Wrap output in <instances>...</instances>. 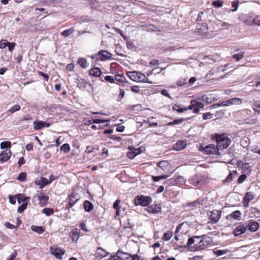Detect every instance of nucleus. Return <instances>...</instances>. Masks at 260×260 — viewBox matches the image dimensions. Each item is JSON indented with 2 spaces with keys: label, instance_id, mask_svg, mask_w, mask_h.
Wrapping results in <instances>:
<instances>
[{
  "label": "nucleus",
  "instance_id": "nucleus-45",
  "mask_svg": "<svg viewBox=\"0 0 260 260\" xmlns=\"http://www.w3.org/2000/svg\"><path fill=\"white\" fill-rule=\"evenodd\" d=\"M244 52L240 51L238 53L233 54L232 57L236 61H239L243 57Z\"/></svg>",
  "mask_w": 260,
  "mask_h": 260
},
{
  "label": "nucleus",
  "instance_id": "nucleus-27",
  "mask_svg": "<svg viewBox=\"0 0 260 260\" xmlns=\"http://www.w3.org/2000/svg\"><path fill=\"white\" fill-rule=\"evenodd\" d=\"M249 216L251 217H260V210L254 207H251L249 212Z\"/></svg>",
  "mask_w": 260,
  "mask_h": 260
},
{
  "label": "nucleus",
  "instance_id": "nucleus-19",
  "mask_svg": "<svg viewBox=\"0 0 260 260\" xmlns=\"http://www.w3.org/2000/svg\"><path fill=\"white\" fill-rule=\"evenodd\" d=\"M51 254L55 256L58 258H60L62 255L64 253V251L58 248H50Z\"/></svg>",
  "mask_w": 260,
  "mask_h": 260
},
{
  "label": "nucleus",
  "instance_id": "nucleus-12",
  "mask_svg": "<svg viewBox=\"0 0 260 260\" xmlns=\"http://www.w3.org/2000/svg\"><path fill=\"white\" fill-rule=\"evenodd\" d=\"M11 152L9 149L3 150L0 154V161L2 162L8 161L11 156Z\"/></svg>",
  "mask_w": 260,
  "mask_h": 260
},
{
  "label": "nucleus",
  "instance_id": "nucleus-43",
  "mask_svg": "<svg viewBox=\"0 0 260 260\" xmlns=\"http://www.w3.org/2000/svg\"><path fill=\"white\" fill-rule=\"evenodd\" d=\"M61 151L68 153L70 151V146L68 143L63 144L60 148Z\"/></svg>",
  "mask_w": 260,
  "mask_h": 260
},
{
  "label": "nucleus",
  "instance_id": "nucleus-22",
  "mask_svg": "<svg viewBox=\"0 0 260 260\" xmlns=\"http://www.w3.org/2000/svg\"><path fill=\"white\" fill-rule=\"evenodd\" d=\"M20 109V106L18 104H16L4 113V115H6V116H10L15 112L19 111Z\"/></svg>",
  "mask_w": 260,
  "mask_h": 260
},
{
  "label": "nucleus",
  "instance_id": "nucleus-41",
  "mask_svg": "<svg viewBox=\"0 0 260 260\" xmlns=\"http://www.w3.org/2000/svg\"><path fill=\"white\" fill-rule=\"evenodd\" d=\"M115 81H116L120 83H124V80H125V77L123 76V74H117L116 75L115 77Z\"/></svg>",
  "mask_w": 260,
  "mask_h": 260
},
{
  "label": "nucleus",
  "instance_id": "nucleus-40",
  "mask_svg": "<svg viewBox=\"0 0 260 260\" xmlns=\"http://www.w3.org/2000/svg\"><path fill=\"white\" fill-rule=\"evenodd\" d=\"M223 2L221 0H217L213 1L212 5L216 8H221L223 6Z\"/></svg>",
  "mask_w": 260,
  "mask_h": 260
},
{
  "label": "nucleus",
  "instance_id": "nucleus-33",
  "mask_svg": "<svg viewBox=\"0 0 260 260\" xmlns=\"http://www.w3.org/2000/svg\"><path fill=\"white\" fill-rule=\"evenodd\" d=\"M44 121H35L33 122L34 128L35 130L41 129L44 127Z\"/></svg>",
  "mask_w": 260,
  "mask_h": 260
},
{
  "label": "nucleus",
  "instance_id": "nucleus-5",
  "mask_svg": "<svg viewBox=\"0 0 260 260\" xmlns=\"http://www.w3.org/2000/svg\"><path fill=\"white\" fill-rule=\"evenodd\" d=\"M151 202L152 198L150 196L140 195L135 198L134 204L136 206H148Z\"/></svg>",
  "mask_w": 260,
  "mask_h": 260
},
{
  "label": "nucleus",
  "instance_id": "nucleus-17",
  "mask_svg": "<svg viewBox=\"0 0 260 260\" xmlns=\"http://www.w3.org/2000/svg\"><path fill=\"white\" fill-rule=\"evenodd\" d=\"M40 193V194L38 196V200L40 201V206L41 207H44L47 204V202L49 200V197L42 193V192H41Z\"/></svg>",
  "mask_w": 260,
  "mask_h": 260
},
{
  "label": "nucleus",
  "instance_id": "nucleus-2",
  "mask_svg": "<svg viewBox=\"0 0 260 260\" xmlns=\"http://www.w3.org/2000/svg\"><path fill=\"white\" fill-rule=\"evenodd\" d=\"M211 138L216 141L219 151L226 149L231 143V139L224 135L215 134L211 136Z\"/></svg>",
  "mask_w": 260,
  "mask_h": 260
},
{
  "label": "nucleus",
  "instance_id": "nucleus-37",
  "mask_svg": "<svg viewBox=\"0 0 260 260\" xmlns=\"http://www.w3.org/2000/svg\"><path fill=\"white\" fill-rule=\"evenodd\" d=\"M11 147V143L10 141H4L1 143L0 147L2 149H8Z\"/></svg>",
  "mask_w": 260,
  "mask_h": 260
},
{
  "label": "nucleus",
  "instance_id": "nucleus-35",
  "mask_svg": "<svg viewBox=\"0 0 260 260\" xmlns=\"http://www.w3.org/2000/svg\"><path fill=\"white\" fill-rule=\"evenodd\" d=\"M230 252V250H229V249H224V250H220V249L216 250V249H215L213 251L214 254L218 256H221L222 255H223V254L229 253Z\"/></svg>",
  "mask_w": 260,
  "mask_h": 260
},
{
  "label": "nucleus",
  "instance_id": "nucleus-16",
  "mask_svg": "<svg viewBox=\"0 0 260 260\" xmlns=\"http://www.w3.org/2000/svg\"><path fill=\"white\" fill-rule=\"evenodd\" d=\"M77 87L82 90H85L87 85L91 86L90 84H88L86 80L82 78L77 79Z\"/></svg>",
  "mask_w": 260,
  "mask_h": 260
},
{
  "label": "nucleus",
  "instance_id": "nucleus-24",
  "mask_svg": "<svg viewBox=\"0 0 260 260\" xmlns=\"http://www.w3.org/2000/svg\"><path fill=\"white\" fill-rule=\"evenodd\" d=\"M241 212L239 210H236L227 216L228 219H236L237 220H240Z\"/></svg>",
  "mask_w": 260,
  "mask_h": 260
},
{
  "label": "nucleus",
  "instance_id": "nucleus-23",
  "mask_svg": "<svg viewBox=\"0 0 260 260\" xmlns=\"http://www.w3.org/2000/svg\"><path fill=\"white\" fill-rule=\"evenodd\" d=\"M80 233L79 229H74L70 233L69 235L73 241H77L80 237Z\"/></svg>",
  "mask_w": 260,
  "mask_h": 260
},
{
  "label": "nucleus",
  "instance_id": "nucleus-31",
  "mask_svg": "<svg viewBox=\"0 0 260 260\" xmlns=\"http://www.w3.org/2000/svg\"><path fill=\"white\" fill-rule=\"evenodd\" d=\"M138 74H139V72L137 71H132V72H128L127 73V76L133 81L138 82Z\"/></svg>",
  "mask_w": 260,
  "mask_h": 260
},
{
  "label": "nucleus",
  "instance_id": "nucleus-59",
  "mask_svg": "<svg viewBox=\"0 0 260 260\" xmlns=\"http://www.w3.org/2000/svg\"><path fill=\"white\" fill-rule=\"evenodd\" d=\"M176 182L180 184H182L185 182V179L183 177L179 176L176 179Z\"/></svg>",
  "mask_w": 260,
  "mask_h": 260
},
{
  "label": "nucleus",
  "instance_id": "nucleus-25",
  "mask_svg": "<svg viewBox=\"0 0 260 260\" xmlns=\"http://www.w3.org/2000/svg\"><path fill=\"white\" fill-rule=\"evenodd\" d=\"M198 101V100L201 101L202 103V102L206 103L207 104H211L212 102H213L215 100V98H212V97H208L206 95H203L201 98H199L197 100Z\"/></svg>",
  "mask_w": 260,
  "mask_h": 260
},
{
  "label": "nucleus",
  "instance_id": "nucleus-49",
  "mask_svg": "<svg viewBox=\"0 0 260 260\" xmlns=\"http://www.w3.org/2000/svg\"><path fill=\"white\" fill-rule=\"evenodd\" d=\"M26 173L25 172H21L20 173L17 179L21 182L24 181L26 180Z\"/></svg>",
  "mask_w": 260,
  "mask_h": 260
},
{
  "label": "nucleus",
  "instance_id": "nucleus-51",
  "mask_svg": "<svg viewBox=\"0 0 260 260\" xmlns=\"http://www.w3.org/2000/svg\"><path fill=\"white\" fill-rule=\"evenodd\" d=\"M27 205V203H22L21 205L18 207V212L20 213H22L26 209Z\"/></svg>",
  "mask_w": 260,
  "mask_h": 260
},
{
  "label": "nucleus",
  "instance_id": "nucleus-48",
  "mask_svg": "<svg viewBox=\"0 0 260 260\" xmlns=\"http://www.w3.org/2000/svg\"><path fill=\"white\" fill-rule=\"evenodd\" d=\"M252 108L255 112L260 113V102H255L252 106Z\"/></svg>",
  "mask_w": 260,
  "mask_h": 260
},
{
  "label": "nucleus",
  "instance_id": "nucleus-61",
  "mask_svg": "<svg viewBox=\"0 0 260 260\" xmlns=\"http://www.w3.org/2000/svg\"><path fill=\"white\" fill-rule=\"evenodd\" d=\"M105 80L111 83H114L115 82L114 77L112 76H106L105 77Z\"/></svg>",
  "mask_w": 260,
  "mask_h": 260
},
{
  "label": "nucleus",
  "instance_id": "nucleus-26",
  "mask_svg": "<svg viewBox=\"0 0 260 260\" xmlns=\"http://www.w3.org/2000/svg\"><path fill=\"white\" fill-rule=\"evenodd\" d=\"M102 74L101 70L97 67L91 69L89 71V75L94 77H99Z\"/></svg>",
  "mask_w": 260,
  "mask_h": 260
},
{
  "label": "nucleus",
  "instance_id": "nucleus-52",
  "mask_svg": "<svg viewBox=\"0 0 260 260\" xmlns=\"http://www.w3.org/2000/svg\"><path fill=\"white\" fill-rule=\"evenodd\" d=\"M110 119H93L92 122L93 123H103L106 122L110 121Z\"/></svg>",
  "mask_w": 260,
  "mask_h": 260
},
{
  "label": "nucleus",
  "instance_id": "nucleus-34",
  "mask_svg": "<svg viewBox=\"0 0 260 260\" xmlns=\"http://www.w3.org/2000/svg\"><path fill=\"white\" fill-rule=\"evenodd\" d=\"M229 105H239L242 103V100L238 98H234L233 99H231L228 100Z\"/></svg>",
  "mask_w": 260,
  "mask_h": 260
},
{
  "label": "nucleus",
  "instance_id": "nucleus-4",
  "mask_svg": "<svg viewBox=\"0 0 260 260\" xmlns=\"http://www.w3.org/2000/svg\"><path fill=\"white\" fill-rule=\"evenodd\" d=\"M206 178L202 174H196L188 179V182L192 185L200 188L206 182Z\"/></svg>",
  "mask_w": 260,
  "mask_h": 260
},
{
  "label": "nucleus",
  "instance_id": "nucleus-39",
  "mask_svg": "<svg viewBox=\"0 0 260 260\" xmlns=\"http://www.w3.org/2000/svg\"><path fill=\"white\" fill-rule=\"evenodd\" d=\"M31 230L39 234H42L44 232V229L42 226L32 225L31 227Z\"/></svg>",
  "mask_w": 260,
  "mask_h": 260
},
{
  "label": "nucleus",
  "instance_id": "nucleus-44",
  "mask_svg": "<svg viewBox=\"0 0 260 260\" xmlns=\"http://www.w3.org/2000/svg\"><path fill=\"white\" fill-rule=\"evenodd\" d=\"M173 236V233L171 232H168L164 234L162 240L165 241H168L171 239Z\"/></svg>",
  "mask_w": 260,
  "mask_h": 260
},
{
  "label": "nucleus",
  "instance_id": "nucleus-36",
  "mask_svg": "<svg viewBox=\"0 0 260 260\" xmlns=\"http://www.w3.org/2000/svg\"><path fill=\"white\" fill-rule=\"evenodd\" d=\"M78 63L83 69H86L87 67V60L84 58H79Z\"/></svg>",
  "mask_w": 260,
  "mask_h": 260
},
{
  "label": "nucleus",
  "instance_id": "nucleus-29",
  "mask_svg": "<svg viewBox=\"0 0 260 260\" xmlns=\"http://www.w3.org/2000/svg\"><path fill=\"white\" fill-rule=\"evenodd\" d=\"M49 184L50 182H49L48 180L45 177H41L38 183V184L39 185V188L40 189L43 188L46 185Z\"/></svg>",
  "mask_w": 260,
  "mask_h": 260
},
{
  "label": "nucleus",
  "instance_id": "nucleus-56",
  "mask_svg": "<svg viewBox=\"0 0 260 260\" xmlns=\"http://www.w3.org/2000/svg\"><path fill=\"white\" fill-rule=\"evenodd\" d=\"M8 44V41L7 40L2 39L0 41V48L4 49L6 48Z\"/></svg>",
  "mask_w": 260,
  "mask_h": 260
},
{
  "label": "nucleus",
  "instance_id": "nucleus-7",
  "mask_svg": "<svg viewBox=\"0 0 260 260\" xmlns=\"http://www.w3.org/2000/svg\"><path fill=\"white\" fill-rule=\"evenodd\" d=\"M221 211L218 210H213L211 212L210 219L211 223H216L220 218Z\"/></svg>",
  "mask_w": 260,
  "mask_h": 260
},
{
  "label": "nucleus",
  "instance_id": "nucleus-10",
  "mask_svg": "<svg viewBox=\"0 0 260 260\" xmlns=\"http://www.w3.org/2000/svg\"><path fill=\"white\" fill-rule=\"evenodd\" d=\"M247 230V227L243 224H241L236 227L233 231V234L235 236H239L245 233Z\"/></svg>",
  "mask_w": 260,
  "mask_h": 260
},
{
  "label": "nucleus",
  "instance_id": "nucleus-28",
  "mask_svg": "<svg viewBox=\"0 0 260 260\" xmlns=\"http://www.w3.org/2000/svg\"><path fill=\"white\" fill-rule=\"evenodd\" d=\"M117 254L119 255L121 260L129 259L132 256V254L123 252L121 250L117 251Z\"/></svg>",
  "mask_w": 260,
  "mask_h": 260
},
{
  "label": "nucleus",
  "instance_id": "nucleus-20",
  "mask_svg": "<svg viewBox=\"0 0 260 260\" xmlns=\"http://www.w3.org/2000/svg\"><path fill=\"white\" fill-rule=\"evenodd\" d=\"M201 237L195 236L192 237H190L188 239V241L186 244V246H178V247L175 248L176 249H179V248L189 247L197 241V240H199Z\"/></svg>",
  "mask_w": 260,
  "mask_h": 260
},
{
  "label": "nucleus",
  "instance_id": "nucleus-42",
  "mask_svg": "<svg viewBox=\"0 0 260 260\" xmlns=\"http://www.w3.org/2000/svg\"><path fill=\"white\" fill-rule=\"evenodd\" d=\"M74 28H70L69 29L63 30L61 32V35L62 36H63L64 37H68L70 35H71L74 32Z\"/></svg>",
  "mask_w": 260,
  "mask_h": 260
},
{
  "label": "nucleus",
  "instance_id": "nucleus-15",
  "mask_svg": "<svg viewBox=\"0 0 260 260\" xmlns=\"http://www.w3.org/2000/svg\"><path fill=\"white\" fill-rule=\"evenodd\" d=\"M69 203H73V205H75L79 200V194L75 192H73L70 194L67 198Z\"/></svg>",
  "mask_w": 260,
  "mask_h": 260
},
{
  "label": "nucleus",
  "instance_id": "nucleus-64",
  "mask_svg": "<svg viewBox=\"0 0 260 260\" xmlns=\"http://www.w3.org/2000/svg\"><path fill=\"white\" fill-rule=\"evenodd\" d=\"M253 22L254 24L260 26V17L257 16L253 19Z\"/></svg>",
  "mask_w": 260,
  "mask_h": 260
},
{
  "label": "nucleus",
  "instance_id": "nucleus-55",
  "mask_svg": "<svg viewBox=\"0 0 260 260\" xmlns=\"http://www.w3.org/2000/svg\"><path fill=\"white\" fill-rule=\"evenodd\" d=\"M247 178V176L246 175L244 174H243L242 175H241L238 180H237V182L239 184H241L242 183H243L244 180L246 179V178Z\"/></svg>",
  "mask_w": 260,
  "mask_h": 260
},
{
  "label": "nucleus",
  "instance_id": "nucleus-60",
  "mask_svg": "<svg viewBox=\"0 0 260 260\" xmlns=\"http://www.w3.org/2000/svg\"><path fill=\"white\" fill-rule=\"evenodd\" d=\"M132 110L139 112L142 110V106L140 104L133 105L132 107Z\"/></svg>",
  "mask_w": 260,
  "mask_h": 260
},
{
  "label": "nucleus",
  "instance_id": "nucleus-21",
  "mask_svg": "<svg viewBox=\"0 0 260 260\" xmlns=\"http://www.w3.org/2000/svg\"><path fill=\"white\" fill-rule=\"evenodd\" d=\"M17 200L19 204L22 203H27L30 200V197L25 196L24 194H17Z\"/></svg>",
  "mask_w": 260,
  "mask_h": 260
},
{
  "label": "nucleus",
  "instance_id": "nucleus-63",
  "mask_svg": "<svg viewBox=\"0 0 260 260\" xmlns=\"http://www.w3.org/2000/svg\"><path fill=\"white\" fill-rule=\"evenodd\" d=\"M108 260H121L120 256L117 254V252L115 255H111Z\"/></svg>",
  "mask_w": 260,
  "mask_h": 260
},
{
  "label": "nucleus",
  "instance_id": "nucleus-47",
  "mask_svg": "<svg viewBox=\"0 0 260 260\" xmlns=\"http://www.w3.org/2000/svg\"><path fill=\"white\" fill-rule=\"evenodd\" d=\"M42 212L46 216H50L54 213V210L52 208H46L43 209Z\"/></svg>",
  "mask_w": 260,
  "mask_h": 260
},
{
  "label": "nucleus",
  "instance_id": "nucleus-6",
  "mask_svg": "<svg viewBox=\"0 0 260 260\" xmlns=\"http://www.w3.org/2000/svg\"><path fill=\"white\" fill-rule=\"evenodd\" d=\"M203 151L207 154H215L218 156L220 155L217 145L216 146L214 144H209L206 146L204 148Z\"/></svg>",
  "mask_w": 260,
  "mask_h": 260
},
{
  "label": "nucleus",
  "instance_id": "nucleus-9",
  "mask_svg": "<svg viewBox=\"0 0 260 260\" xmlns=\"http://www.w3.org/2000/svg\"><path fill=\"white\" fill-rule=\"evenodd\" d=\"M99 59L101 60H109L111 59L112 54L107 50H100L98 52Z\"/></svg>",
  "mask_w": 260,
  "mask_h": 260
},
{
  "label": "nucleus",
  "instance_id": "nucleus-13",
  "mask_svg": "<svg viewBox=\"0 0 260 260\" xmlns=\"http://www.w3.org/2000/svg\"><path fill=\"white\" fill-rule=\"evenodd\" d=\"M254 198V195L252 192H247L246 193L245 196L243 198V206L245 207H248L249 206V202L252 200Z\"/></svg>",
  "mask_w": 260,
  "mask_h": 260
},
{
  "label": "nucleus",
  "instance_id": "nucleus-58",
  "mask_svg": "<svg viewBox=\"0 0 260 260\" xmlns=\"http://www.w3.org/2000/svg\"><path fill=\"white\" fill-rule=\"evenodd\" d=\"M16 45V43L14 42H8V44L7 47H8V50L9 51L12 52Z\"/></svg>",
  "mask_w": 260,
  "mask_h": 260
},
{
  "label": "nucleus",
  "instance_id": "nucleus-50",
  "mask_svg": "<svg viewBox=\"0 0 260 260\" xmlns=\"http://www.w3.org/2000/svg\"><path fill=\"white\" fill-rule=\"evenodd\" d=\"M233 174L230 172L228 176L223 180V183L224 184L226 183H230L233 180Z\"/></svg>",
  "mask_w": 260,
  "mask_h": 260
},
{
  "label": "nucleus",
  "instance_id": "nucleus-57",
  "mask_svg": "<svg viewBox=\"0 0 260 260\" xmlns=\"http://www.w3.org/2000/svg\"><path fill=\"white\" fill-rule=\"evenodd\" d=\"M213 117V114L210 112H207L204 113L203 115V118L204 120H207L212 118Z\"/></svg>",
  "mask_w": 260,
  "mask_h": 260
},
{
  "label": "nucleus",
  "instance_id": "nucleus-32",
  "mask_svg": "<svg viewBox=\"0 0 260 260\" xmlns=\"http://www.w3.org/2000/svg\"><path fill=\"white\" fill-rule=\"evenodd\" d=\"M207 24L206 23H204L202 25L198 23L197 24V29L199 32H206L208 30Z\"/></svg>",
  "mask_w": 260,
  "mask_h": 260
},
{
  "label": "nucleus",
  "instance_id": "nucleus-8",
  "mask_svg": "<svg viewBox=\"0 0 260 260\" xmlns=\"http://www.w3.org/2000/svg\"><path fill=\"white\" fill-rule=\"evenodd\" d=\"M147 211L150 213L157 214L161 211V207L159 204H154L149 206L147 209Z\"/></svg>",
  "mask_w": 260,
  "mask_h": 260
},
{
  "label": "nucleus",
  "instance_id": "nucleus-3",
  "mask_svg": "<svg viewBox=\"0 0 260 260\" xmlns=\"http://www.w3.org/2000/svg\"><path fill=\"white\" fill-rule=\"evenodd\" d=\"M201 237L200 240H197L196 244L193 246L195 250H202L212 242L211 238L207 235H203Z\"/></svg>",
  "mask_w": 260,
  "mask_h": 260
},
{
  "label": "nucleus",
  "instance_id": "nucleus-14",
  "mask_svg": "<svg viewBox=\"0 0 260 260\" xmlns=\"http://www.w3.org/2000/svg\"><path fill=\"white\" fill-rule=\"evenodd\" d=\"M186 146V142L185 141H178L173 146V149L177 151H180L185 148Z\"/></svg>",
  "mask_w": 260,
  "mask_h": 260
},
{
  "label": "nucleus",
  "instance_id": "nucleus-46",
  "mask_svg": "<svg viewBox=\"0 0 260 260\" xmlns=\"http://www.w3.org/2000/svg\"><path fill=\"white\" fill-rule=\"evenodd\" d=\"M157 166L162 170H166L168 167V162L166 161H161L157 163Z\"/></svg>",
  "mask_w": 260,
  "mask_h": 260
},
{
  "label": "nucleus",
  "instance_id": "nucleus-53",
  "mask_svg": "<svg viewBox=\"0 0 260 260\" xmlns=\"http://www.w3.org/2000/svg\"><path fill=\"white\" fill-rule=\"evenodd\" d=\"M238 6H239V1H238L233 2L232 3V7L233 8V9H231V11H232V12L236 11L237 10Z\"/></svg>",
  "mask_w": 260,
  "mask_h": 260
},
{
  "label": "nucleus",
  "instance_id": "nucleus-38",
  "mask_svg": "<svg viewBox=\"0 0 260 260\" xmlns=\"http://www.w3.org/2000/svg\"><path fill=\"white\" fill-rule=\"evenodd\" d=\"M186 119L184 118H180V119H175L173 121L171 122H169L167 125L172 126L175 124H179L183 122L184 121H185Z\"/></svg>",
  "mask_w": 260,
  "mask_h": 260
},
{
  "label": "nucleus",
  "instance_id": "nucleus-1",
  "mask_svg": "<svg viewBox=\"0 0 260 260\" xmlns=\"http://www.w3.org/2000/svg\"><path fill=\"white\" fill-rule=\"evenodd\" d=\"M204 105L201 102L197 100H191L190 105L188 107L186 108H180L179 105L175 104L172 106V109L174 111H177L178 113H182L185 111L188 110H193V113H198L200 109L204 108Z\"/></svg>",
  "mask_w": 260,
  "mask_h": 260
},
{
  "label": "nucleus",
  "instance_id": "nucleus-11",
  "mask_svg": "<svg viewBox=\"0 0 260 260\" xmlns=\"http://www.w3.org/2000/svg\"><path fill=\"white\" fill-rule=\"evenodd\" d=\"M109 253L107 252L105 249L102 247H98L95 253H94V256L99 259H102L103 257H105L108 256Z\"/></svg>",
  "mask_w": 260,
  "mask_h": 260
},
{
  "label": "nucleus",
  "instance_id": "nucleus-62",
  "mask_svg": "<svg viewBox=\"0 0 260 260\" xmlns=\"http://www.w3.org/2000/svg\"><path fill=\"white\" fill-rule=\"evenodd\" d=\"M9 202L12 204H15L16 203V200L17 199V194L15 196L10 195L9 197Z\"/></svg>",
  "mask_w": 260,
  "mask_h": 260
},
{
  "label": "nucleus",
  "instance_id": "nucleus-54",
  "mask_svg": "<svg viewBox=\"0 0 260 260\" xmlns=\"http://www.w3.org/2000/svg\"><path fill=\"white\" fill-rule=\"evenodd\" d=\"M93 119H90L89 117L85 118H84L83 122L84 124L86 125H89L91 124L92 123H93V122H92Z\"/></svg>",
  "mask_w": 260,
  "mask_h": 260
},
{
  "label": "nucleus",
  "instance_id": "nucleus-18",
  "mask_svg": "<svg viewBox=\"0 0 260 260\" xmlns=\"http://www.w3.org/2000/svg\"><path fill=\"white\" fill-rule=\"evenodd\" d=\"M246 227L251 232L256 231L259 228V224L257 222L253 220H249Z\"/></svg>",
  "mask_w": 260,
  "mask_h": 260
},
{
  "label": "nucleus",
  "instance_id": "nucleus-30",
  "mask_svg": "<svg viewBox=\"0 0 260 260\" xmlns=\"http://www.w3.org/2000/svg\"><path fill=\"white\" fill-rule=\"evenodd\" d=\"M84 208L86 212H89L93 209V205L90 201L86 200L83 204Z\"/></svg>",
  "mask_w": 260,
  "mask_h": 260
}]
</instances>
